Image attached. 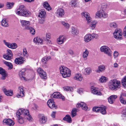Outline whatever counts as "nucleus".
Masks as SVG:
<instances>
[{
	"label": "nucleus",
	"mask_w": 126,
	"mask_h": 126,
	"mask_svg": "<svg viewBox=\"0 0 126 126\" xmlns=\"http://www.w3.org/2000/svg\"><path fill=\"white\" fill-rule=\"evenodd\" d=\"M86 73L88 74H89L91 71L90 69L89 68H87L85 69Z\"/></svg>",
	"instance_id": "63"
},
{
	"label": "nucleus",
	"mask_w": 126,
	"mask_h": 126,
	"mask_svg": "<svg viewBox=\"0 0 126 126\" xmlns=\"http://www.w3.org/2000/svg\"><path fill=\"white\" fill-rule=\"evenodd\" d=\"M47 40V41H49V39L51 38V34L49 33H47L46 35Z\"/></svg>",
	"instance_id": "51"
},
{
	"label": "nucleus",
	"mask_w": 126,
	"mask_h": 126,
	"mask_svg": "<svg viewBox=\"0 0 126 126\" xmlns=\"http://www.w3.org/2000/svg\"><path fill=\"white\" fill-rule=\"evenodd\" d=\"M18 91L19 92V94L16 95V97L18 98L22 97L25 95L24 91V88L23 86H20L18 88Z\"/></svg>",
	"instance_id": "12"
},
{
	"label": "nucleus",
	"mask_w": 126,
	"mask_h": 126,
	"mask_svg": "<svg viewBox=\"0 0 126 126\" xmlns=\"http://www.w3.org/2000/svg\"><path fill=\"white\" fill-rule=\"evenodd\" d=\"M114 37L117 39H122L123 32L122 30L119 28L116 29L114 32Z\"/></svg>",
	"instance_id": "5"
},
{
	"label": "nucleus",
	"mask_w": 126,
	"mask_h": 126,
	"mask_svg": "<svg viewBox=\"0 0 126 126\" xmlns=\"http://www.w3.org/2000/svg\"><path fill=\"white\" fill-rule=\"evenodd\" d=\"M23 54L25 56L27 57L28 56V54L26 48H24L23 50Z\"/></svg>",
	"instance_id": "54"
},
{
	"label": "nucleus",
	"mask_w": 126,
	"mask_h": 126,
	"mask_svg": "<svg viewBox=\"0 0 126 126\" xmlns=\"http://www.w3.org/2000/svg\"><path fill=\"white\" fill-rule=\"evenodd\" d=\"M76 5V2L75 1H73L71 2V5L72 6L75 7Z\"/></svg>",
	"instance_id": "61"
},
{
	"label": "nucleus",
	"mask_w": 126,
	"mask_h": 126,
	"mask_svg": "<svg viewBox=\"0 0 126 126\" xmlns=\"http://www.w3.org/2000/svg\"><path fill=\"white\" fill-rule=\"evenodd\" d=\"M107 7L105 3L103 4L101 6V8L102 9V10H105L106 9Z\"/></svg>",
	"instance_id": "56"
},
{
	"label": "nucleus",
	"mask_w": 126,
	"mask_h": 126,
	"mask_svg": "<svg viewBox=\"0 0 126 126\" xmlns=\"http://www.w3.org/2000/svg\"><path fill=\"white\" fill-rule=\"evenodd\" d=\"M107 78L104 76H102L99 79V81L102 82H106Z\"/></svg>",
	"instance_id": "47"
},
{
	"label": "nucleus",
	"mask_w": 126,
	"mask_h": 126,
	"mask_svg": "<svg viewBox=\"0 0 126 126\" xmlns=\"http://www.w3.org/2000/svg\"><path fill=\"white\" fill-rule=\"evenodd\" d=\"M72 33L73 35H77L79 33V31L76 28L72 27Z\"/></svg>",
	"instance_id": "36"
},
{
	"label": "nucleus",
	"mask_w": 126,
	"mask_h": 126,
	"mask_svg": "<svg viewBox=\"0 0 126 126\" xmlns=\"http://www.w3.org/2000/svg\"><path fill=\"white\" fill-rule=\"evenodd\" d=\"M102 10H100L99 11L97 12L96 14V16L98 17H101V15Z\"/></svg>",
	"instance_id": "50"
},
{
	"label": "nucleus",
	"mask_w": 126,
	"mask_h": 126,
	"mask_svg": "<svg viewBox=\"0 0 126 126\" xmlns=\"http://www.w3.org/2000/svg\"><path fill=\"white\" fill-rule=\"evenodd\" d=\"M73 78L75 80L80 81L82 80L83 78L80 74H77Z\"/></svg>",
	"instance_id": "29"
},
{
	"label": "nucleus",
	"mask_w": 126,
	"mask_h": 126,
	"mask_svg": "<svg viewBox=\"0 0 126 126\" xmlns=\"http://www.w3.org/2000/svg\"><path fill=\"white\" fill-rule=\"evenodd\" d=\"M27 30L30 31V32L32 35H33L35 33V30L32 27H30Z\"/></svg>",
	"instance_id": "41"
},
{
	"label": "nucleus",
	"mask_w": 126,
	"mask_h": 126,
	"mask_svg": "<svg viewBox=\"0 0 126 126\" xmlns=\"http://www.w3.org/2000/svg\"><path fill=\"white\" fill-rule=\"evenodd\" d=\"M22 111L21 109H19L17 111L16 113V116L18 118L21 117L20 115L22 114Z\"/></svg>",
	"instance_id": "40"
},
{
	"label": "nucleus",
	"mask_w": 126,
	"mask_h": 126,
	"mask_svg": "<svg viewBox=\"0 0 126 126\" xmlns=\"http://www.w3.org/2000/svg\"><path fill=\"white\" fill-rule=\"evenodd\" d=\"M54 102V100L53 99H50L48 100V101L47 102V104H48V103H51Z\"/></svg>",
	"instance_id": "62"
},
{
	"label": "nucleus",
	"mask_w": 126,
	"mask_h": 126,
	"mask_svg": "<svg viewBox=\"0 0 126 126\" xmlns=\"http://www.w3.org/2000/svg\"><path fill=\"white\" fill-rule=\"evenodd\" d=\"M63 88L64 90L66 91H72V90L73 89V88L72 87H70L69 86H65L63 87Z\"/></svg>",
	"instance_id": "44"
},
{
	"label": "nucleus",
	"mask_w": 126,
	"mask_h": 126,
	"mask_svg": "<svg viewBox=\"0 0 126 126\" xmlns=\"http://www.w3.org/2000/svg\"><path fill=\"white\" fill-rule=\"evenodd\" d=\"M122 113L124 116H126V107L125 109L123 110L122 111Z\"/></svg>",
	"instance_id": "58"
},
{
	"label": "nucleus",
	"mask_w": 126,
	"mask_h": 126,
	"mask_svg": "<svg viewBox=\"0 0 126 126\" xmlns=\"http://www.w3.org/2000/svg\"><path fill=\"white\" fill-rule=\"evenodd\" d=\"M47 104L49 107L51 109L54 108L55 109H57V106L55 105V102L48 103Z\"/></svg>",
	"instance_id": "33"
},
{
	"label": "nucleus",
	"mask_w": 126,
	"mask_h": 126,
	"mask_svg": "<svg viewBox=\"0 0 126 126\" xmlns=\"http://www.w3.org/2000/svg\"><path fill=\"white\" fill-rule=\"evenodd\" d=\"M123 34L124 36L126 38V26L124 29Z\"/></svg>",
	"instance_id": "59"
},
{
	"label": "nucleus",
	"mask_w": 126,
	"mask_h": 126,
	"mask_svg": "<svg viewBox=\"0 0 126 126\" xmlns=\"http://www.w3.org/2000/svg\"><path fill=\"white\" fill-rule=\"evenodd\" d=\"M20 22L22 26V27H25V28L28 29L30 27L29 26L30 22L25 20H22Z\"/></svg>",
	"instance_id": "18"
},
{
	"label": "nucleus",
	"mask_w": 126,
	"mask_h": 126,
	"mask_svg": "<svg viewBox=\"0 0 126 126\" xmlns=\"http://www.w3.org/2000/svg\"><path fill=\"white\" fill-rule=\"evenodd\" d=\"M22 114L27 116V117L28 120L30 121V120H31L32 118L31 115L29 114V111L28 110H25V109H21Z\"/></svg>",
	"instance_id": "13"
},
{
	"label": "nucleus",
	"mask_w": 126,
	"mask_h": 126,
	"mask_svg": "<svg viewBox=\"0 0 126 126\" xmlns=\"http://www.w3.org/2000/svg\"><path fill=\"white\" fill-rule=\"evenodd\" d=\"M1 25L4 27H7L9 26L7 21L5 19H3L1 21Z\"/></svg>",
	"instance_id": "31"
},
{
	"label": "nucleus",
	"mask_w": 126,
	"mask_h": 126,
	"mask_svg": "<svg viewBox=\"0 0 126 126\" xmlns=\"http://www.w3.org/2000/svg\"><path fill=\"white\" fill-rule=\"evenodd\" d=\"M0 74L2 76L1 79H5L7 75L5 70L2 68L0 67Z\"/></svg>",
	"instance_id": "21"
},
{
	"label": "nucleus",
	"mask_w": 126,
	"mask_h": 126,
	"mask_svg": "<svg viewBox=\"0 0 126 126\" xmlns=\"http://www.w3.org/2000/svg\"><path fill=\"white\" fill-rule=\"evenodd\" d=\"M65 37L63 36H60L57 39V41L58 43L60 44H63L65 41Z\"/></svg>",
	"instance_id": "25"
},
{
	"label": "nucleus",
	"mask_w": 126,
	"mask_h": 126,
	"mask_svg": "<svg viewBox=\"0 0 126 126\" xmlns=\"http://www.w3.org/2000/svg\"><path fill=\"white\" fill-rule=\"evenodd\" d=\"M89 52L86 49L85 51L84 52L83 54V57L84 60H86L87 59V57L88 56Z\"/></svg>",
	"instance_id": "34"
},
{
	"label": "nucleus",
	"mask_w": 126,
	"mask_h": 126,
	"mask_svg": "<svg viewBox=\"0 0 126 126\" xmlns=\"http://www.w3.org/2000/svg\"><path fill=\"white\" fill-rule=\"evenodd\" d=\"M64 14V10L61 8L58 9L57 11L56 15L58 17H62Z\"/></svg>",
	"instance_id": "16"
},
{
	"label": "nucleus",
	"mask_w": 126,
	"mask_h": 126,
	"mask_svg": "<svg viewBox=\"0 0 126 126\" xmlns=\"http://www.w3.org/2000/svg\"><path fill=\"white\" fill-rule=\"evenodd\" d=\"M46 16V12L44 9H42L39 11L38 16L40 18H45Z\"/></svg>",
	"instance_id": "17"
},
{
	"label": "nucleus",
	"mask_w": 126,
	"mask_h": 126,
	"mask_svg": "<svg viewBox=\"0 0 126 126\" xmlns=\"http://www.w3.org/2000/svg\"><path fill=\"white\" fill-rule=\"evenodd\" d=\"M99 112L103 114H105L107 112L106 109L107 108L106 107L102 105L101 107H100Z\"/></svg>",
	"instance_id": "27"
},
{
	"label": "nucleus",
	"mask_w": 126,
	"mask_h": 126,
	"mask_svg": "<svg viewBox=\"0 0 126 126\" xmlns=\"http://www.w3.org/2000/svg\"><path fill=\"white\" fill-rule=\"evenodd\" d=\"M61 73L64 78L70 76L71 72L67 68L63 66H61L59 68Z\"/></svg>",
	"instance_id": "4"
},
{
	"label": "nucleus",
	"mask_w": 126,
	"mask_h": 126,
	"mask_svg": "<svg viewBox=\"0 0 126 126\" xmlns=\"http://www.w3.org/2000/svg\"><path fill=\"white\" fill-rule=\"evenodd\" d=\"M43 6L48 11L51 10V8L48 2L45 1L43 3Z\"/></svg>",
	"instance_id": "23"
},
{
	"label": "nucleus",
	"mask_w": 126,
	"mask_h": 126,
	"mask_svg": "<svg viewBox=\"0 0 126 126\" xmlns=\"http://www.w3.org/2000/svg\"><path fill=\"white\" fill-rule=\"evenodd\" d=\"M91 35V37H92V38H97L98 37V35L94 33L92 34Z\"/></svg>",
	"instance_id": "55"
},
{
	"label": "nucleus",
	"mask_w": 126,
	"mask_h": 126,
	"mask_svg": "<svg viewBox=\"0 0 126 126\" xmlns=\"http://www.w3.org/2000/svg\"><path fill=\"white\" fill-rule=\"evenodd\" d=\"M25 61V58L22 57L16 58L15 60V63L17 64H21L23 63Z\"/></svg>",
	"instance_id": "11"
},
{
	"label": "nucleus",
	"mask_w": 126,
	"mask_h": 126,
	"mask_svg": "<svg viewBox=\"0 0 126 126\" xmlns=\"http://www.w3.org/2000/svg\"><path fill=\"white\" fill-rule=\"evenodd\" d=\"M7 52V54H4L3 55V57L6 60H11L12 58L13 53L11 51L10 49H8Z\"/></svg>",
	"instance_id": "9"
},
{
	"label": "nucleus",
	"mask_w": 126,
	"mask_h": 126,
	"mask_svg": "<svg viewBox=\"0 0 126 126\" xmlns=\"http://www.w3.org/2000/svg\"><path fill=\"white\" fill-rule=\"evenodd\" d=\"M91 89L92 93L94 94L97 95H102V93L100 91H98L97 88L93 86H92L91 87Z\"/></svg>",
	"instance_id": "15"
},
{
	"label": "nucleus",
	"mask_w": 126,
	"mask_h": 126,
	"mask_svg": "<svg viewBox=\"0 0 126 126\" xmlns=\"http://www.w3.org/2000/svg\"><path fill=\"white\" fill-rule=\"evenodd\" d=\"M14 4V3L13 2H7V6L9 9H11L12 8Z\"/></svg>",
	"instance_id": "43"
},
{
	"label": "nucleus",
	"mask_w": 126,
	"mask_h": 126,
	"mask_svg": "<svg viewBox=\"0 0 126 126\" xmlns=\"http://www.w3.org/2000/svg\"><path fill=\"white\" fill-rule=\"evenodd\" d=\"M100 107H94L93 108V111L96 112H99Z\"/></svg>",
	"instance_id": "46"
},
{
	"label": "nucleus",
	"mask_w": 126,
	"mask_h": 126,
	"mask_svg": "<svg viewBox=\"0 0 126 126\" xmlns=\"http://www.w3.org/2000/svg\"><path fill=\"white\" fill-rule=\"evenodd\" d=\"M117 96L116 95H112L110 96L108 98V102L109 103L113 104L115 99L117 98Z\"/></svg>",
	"instance_id": "19"
},
{
	"label": "nucleus",
	"mask_w": 126,
	"mask_h": 126,
	"mask_svg": "<svg viewBox=\"0 0 126 126\" xmlns=\"http://www.w3.org/2000/svg\"><path fill=\"white\" fill-rule=\"evenodd\" d=\"M100 49L101 52H104L110 56H111V51L109 47L107 46H102L100 47Z\"/></svg>",
	"instance_id": "8"
},
{
	"label": "nucleus",
	"mask_w": 126,
	"mask_h": 126,
	"mask_svg": "<svg viewBox=\"0 0 126 126\" xmlns=\"http://www.w3.org/2000/svg\"><path fill=\"white\" fill-rule=\"evenodd\" d=\"M3 91L5 94L7 96H11L13 95L12 91L7 90L5 88H4L3 89Z\"/></svg>",
	"instance_id": "26"
},
{
	"label": "nucleus",
	"mask_w": 126,
	"mask_h": 126,
	"mask_svg": "<svg viewBox=\"0 0 126 126\" xmlns=\"http://www.w3.org/2000/svg\"><path fill=\"white\" fill-rule=\"evenodd\" d=\"M63 120L67 121L69 123H71L72 122V119L70 116L67 115L63 119Z\"/></svg>",
	"instance_id": "28"
},
{
	"label": "nucleus",
	"mask_w": 126,
	"mask_h": 126,
	"mask_svg": "<svg viewBox=\"0 0 126 126\" xmlns=\"http://www.w3.org/2000/svg\"><path fill=\"white\" fill-rule=\"evenodd\" d=\"M125 97H126V94L125 93H123L121 94L120 98H124Z\"/></svg>",
	"instance_id": "60"
},
{
	"label": "nucleus",
	"mask_w": 126,
	"mask_h": 126,
	"mask_svg": "<svg viewBox=\"0 0 126 126\" xmlns=\"http://www.w3.org/2000/svg\"><path fill=\"white\" fill-rule=\"evenodd\" d=\"M101 15V17L104 18H106L108 17V15L106 13H105L104 11L102 10Z\"/></svg>",
	"instance_id": "42"
},
{
	"label": "nucleus",
	"mask_w": 126,
	"mask_h": 126,
	"mask_svg": "<svg viewBox=\"0 0 126 126\" xmlns=\"http://www.w3.org/2000/svg\"><path fill=\"white\" fill-rule=\"evenodd\" d=\"M77 111V110L76 108L73 109L71 111V115L72 117H73L76 115V112Z\"/></svg>",
	"instance_id": "37"
},
{
	"label": "nucleus",
	"mask_w": 126,
	"mask_h": 126,
	"mask_svg": "<svg viewBox=\"0 0 126 126\" xmlns=\"http://www.w3.org/2000/svg\"><path fill=\"white\" fill-rule=\"evenodd\" d=\"M120 100L121 102L124 104H126V99L125 98H120Z\"/></svg>",
	"instance_id": "48"
},
{
	"label": "nucleus",
	"mask_w": 126,
	"mask_h": 126,
	"mask_svg": "<svg viewBox=\"0 0 126 126\" xmlns=\"http://www.w3.org/2000/svg\"><path fill=\"white\" fill-rule=\"evenodd\" d=\"M3 122L8 126H13L14 124V122L10 119H4Z\"/></svg>",
	"instance_id": "14"
},
{
	"label": "nucleus",
	"mask_w": 126,
	"mask_h": 126,
	"mask_svg": "<svg viewBox=\"0 0 126 126\" xmlns=\"http://www.w3.org/2000/svg\"><path fill=\"white\" fill-rule=\"evenodd\" d=\"M50 56L47 57H45L42 59V62L44 64H46V62L50 59Z\"/></svg>",
	"instance_id": "35"
},
{
	"label": "nucleus",
	"mask_w": 126,
	"mask_h": 126,
	"mask_svg": "<svg viewBox=\"0 0 126 126\" xmlns=\"http://www.w3.org/2000/svg\"><path fill=\"white\" fill-rule=\"evenodd\" d=\"M39 121L41 124H46L47 121L46 116L43 114H40L38 115Z\"/></svg>",
	"instance_id": "6"
},
{
	"label": "nucleus",
	"mask_w": 126,
	"mask_h": 126,
	"mask_svg": "<svg viewBox=\"0 0 126 126\" xmlns=\"http://www.w3.org/2000/svg\"><path fill=\"white\" fill-rule=\"evenodd\" d=\"M33 41L34 43L38 45L43 44V40L39 37H34Z\"/></svg>",
	"instance_id": "20"
},
{
	"label": "nucleus",
	"mask_w": 126,
	"mask_h": 126,
	"mask_svg": "<svg viewBox=\"0 0 126 126\" xmlns=\"http://www.w3.org/2000/svg\"><path fill=\"white\" fill-rule=\"evenodd\" d=\"M62 23L64 26L66 28H69V26L68 24L67 23H66L65 22H62Z\"/></svg>",
	"instance_id": "53"
},
{
	"label": "nucleus",
	"mask_w": 126,
	"mask_h": 126,
	"mask_svg": "<svg viewBox=\"0 0 126 126\" xmlns=\"http://www.w3.org/2000/svg\"><path fill=\"white\" fill-rule=\"evenodd\" d=\"M4 63L9 67L10 69H11L13 68V65L11 63L5 61Z\"/></svg>",
	"instance_id": "39"
},
{
	"label": "nucleus",
	"mask_w": 126,
	"mask_h": 126,
	"mask_svg": "<svg viewBox=\"0 0 126 126\" xmlns=\"http://www.w3.org/2000/svg\"><path fill=\"white\" fill-rule=\"evenodd\" d=\"M51 97L56 98H59L62 99L63 100H65L64 97L62 96L59 92H54L51 96Z\"/></svg>",
	"instance_id": "10"
},
{
	"label": "nucleus",
	"mask_w": 126,
	"mask_h": 126,
	"mask_svg": "<svg viewBox=\"0 0 126 126\" xmlns=\"http://www.w3.org/2000/svg\"><path fill=\"white\" fill-rule=\"evenodd\" d=\"M105 69V66L102 65H101L98 66L97 70H96V72L97 73L102 72L104 71Z\"/></svg>",
	"instance_id": "24"
},
{
	"label": "nucleus",
	"mask_w": 126,
	"mask_h": 126,
	"mask_svg": "<svg viewBox=\"0 0 126 126\" xmlns=\"http://www.w3.org/2000/svg\"><path fill=\"white\" fill-rule=\"evenodd\" d=\"M18 121L20 124H22L24 123V121L22 117L18 118Z\"/></svg>",
	"instance_id": "52"
},
{
	"label": "nucleus",
	"mask_w": 126,
	"mask_h": 126,
	"mask_svg": "<svg viewBox=\"0 0 126 126\" xmlns=\"http://www.w3.org/2000/svg\"><path fill=\"white\" fill-rule=\"evenodd\" d=\"M82 15L86 18L87 22L89 24V28L92 29H94L96 26V22L95 21L91 22V18L89 16V14L87 12H83L82 13Z\"/></svg>",
	"instance_id": "3"
},
{
	"label": "nucleus",
	"mask_w": 126,
	"mask_h": 126,
	"mask_svg": "<svg viewBox=\"0 0 126 126\" xmlns=\"http://www.w3.org/2000/svg\"><path fill=\"white\" fill-rule=\"evenodd\" d=\"M37 72L39 75L42 79H46L47 78V73L41 68H39L37 69Z\"/></svg>",
	"instance_id": "7"
},
{
	"label": "nucleus",
	"mask_w": 126,
	"mask_h": 126,
	"mask_svg": "<svg viewBox=\"0 0 126 126\" xmlns=\"http://www.w3.org/2000/svg\"><path fill=\"white\" fill-rule=\"evenodd\" d=\"M16 14L20 16H28L30 15V12L24 5L20 6L17 10Z\"/></svg>",
	"instance_id": "1"
},
{
	"label": "nucleus",
	"mask_w": 126,
	"mask_h": 126,
	"mask_svg": "<svg viewBox=\"0 0 126 126\" xmlns=\"http://www.w3.org/2000/svg\"><path fill=\"white\" fill-rule=\"evenodd\" d=\"M56 112L55 111H53L51 113V116L53 118H54L55 116V114Z\"/></svg>",
	"instance_id": "64"
},
{
	"label": "nucleus",
	"mask_w": 126,
	"mask_h": 126,
	"mask_svg": "<svg viewBox=\"0 0 126 126\" xmlns=\"http://www.w3.org/2000/svg\"><path fill=\"white\" fill-rule=\"evenodd\" d=\"M3 41L5 45L8 47L10 48V44L9 43L6 42L5 40H4Z\"/></svg>",
	"instance_id": "57"
},
{
	"label": "nucleus",
	"mask_w": 126,
	"mask_h": 126,
	"mask_svg": "<svg viewBox=\"0 0 126 126\" xmlns=\"http://www.w3.org/2000/svg\"><path fill=\"white\" fill-rule=\"evenodd\" d=\"M121 84L124 87H126V76L122 80Z\"/></svg>",
	"instance_id": "38"
},
{
	"label": "nucleus",
	"mask_w": 126,
	"mask_h": 126,
	"mask_svg": "<svg viewBox=\"0 0 126 126\" xmlns=\"http://www.w3.org/2000/svg\"><path fill=\"white\" fill-rule=\"evenodd\" d=\"M79 105H80V107L82 108L83 110H87L88 109L87 107L86 106V104L82 102L79 103Z\"/></svg>",
	"instance_id": "32"
},
{
	"label": "nucleus",
	"mask_w": 126,
	"mask_h": 126,
	"mask_svg": "<svg viewBox=\"0 0 126 126\" xmlns=\"http://www.w3.org/2000/svg\"><path fill=\"white\" fill-rule=\"evenodd\" d=\"M25 70L23 69L19 72V75L21 79L25 80L26 78L24 76L25 74Z\"/></svg>",
	"instance_id": "22"
},
{
	"label": "nucleus",
	"mask_w": 126,
	"mask_h": 126,
	"mask_svg": "<svg viewBox=\"0 0 126 126\" xmlns=\"http://www.w3.org/2000/svg\"><path fill=\"white\" fill-rule=\"evenodd\" d=\"M110 83L109 85L110 89L112 90L116 91L120 88V82L116 79H112L110 81Z\"/></svg>",
	"instance_id": "2"
},
{
	"label": "nucleus",
	"mask_w": 126,
	"mask_h": 126,
	"mask_svg": "<svg viewBox=\"0 0 126 126\" xmlns=\"http://www.w3.org/2000/svg\"><path fill=\"white\" fill-rule=\"evenodd\" d=\"M17 47V45L16 43H13L10 44V48H11L12 49H15Z\"/></svg>",
	"instance_id": "45"
},
{
	"label": "nucleus",
	"mask_w": 126,
	"mask_h": 126,
	"mask_svg": "<svg viewBox=\"0 0 126 126\" xmlns=\"http://www.w3.org/2000/svg\"><path fill=\"white\" fill-rule=\"evenodd\" d=\"M110 26L112 28H115L117 27V25L115 23L113 22L110 24Z\"/></svg>",
	"instance_id": "49"
},
{
	"label": "nucleus",
	"mask_w": 126,
	"mask_h": 126,
	"mask_svg": "<svg viewBox=\"0 0 126 126\" xmlns=\"http://www.w3.org/2000/svg\"><path fill=\"white\" fill-rule=\"evenodd\" d=\"M91 35L90 34L86 35L84 37V41L86 42L90 41L92 39Z\"/></svg>",
	"instance_id": "30"
}]
</instances>
